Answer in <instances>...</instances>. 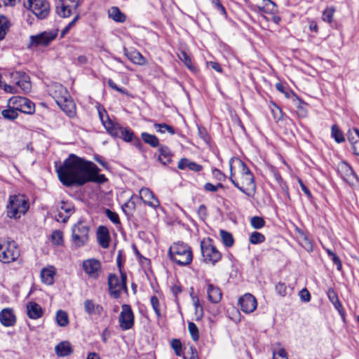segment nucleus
I'll list each match as a JSON object with an SVG mask.
<instances>
[{
	"label": "nucleus",
	"instance_id": "a18cd8bd",
	"mask_svg": "<svg viewBox=\"0 0 359 359\" xmlns=\"http://www.w3.org/2000/svg\"><path fill=\"white\" fill-rule=\"evenodd\" d=\"M154 126L156 131L160 133H164L166 131L171 135L175 133V129L166 123H154Z\"/></svg>",
	"mask_w": 359,
	"mask_h": 359
},
{
	"label": "nucleus",
	"instance_id": "49530a36",
	"mask_svg": "<svg viewBox=\"0 0 359 359\" xmlns=\"http://www.w3.org/2000/svg\"><path fill=\"white\" fill-rule=\"evenodd\" d=\"M265 241V236L258 232V231H254L252 232L249 238V241L251 244L257 245L263 243Z\"/></svg>",
	"mask_w": 359,
	"mask_h": 359
},
{
	"label": "nucleus",
	"instance_id": "20e7f679",
	"mask_svg": "<svg viewBox=\"0 0 359 359\" xmlns=\"http://www.w3.org/2000/svg\"><path fill=\"white\" fill-rule=\"evenodd\" d=\"M170 258L180 266H187L193 259L192 250L190 246L184 243H175L169 248Z\"/></svg>",
	"mask_w": 359,
	"mask_h": 359
},
{
	"label": "nucleus",
	"instance_id": "5701e85b",
	"mask_svg": "<svg viewBox=\"0 0 359 359\" xmlns=\"http://www.w3.org/2000/svg\"><path fill=\"white\" fill-rule=\"evenodd\" d=\"M0 322L5 327L14 326L16 323V316L11 308H6L0 311Z\"/></svg>",
	"mask_w": 359,
	"mask_h": 359
},
{
	"label": "nucleus",
	"instance_id": "0e129e2a",
	"mask_svg": "<svg viewBox=\"0 0 359 359\" xmlns=\"http://www.w3.org/2000/svg\"><path fill=\"white\" fill-rule=\"evenodd\" d=\"M1 88H3V90L6 93H12V94H15V93H18V90H17L16 86H10V85L6 84V83H4Z\"/></svg>",
	"mask_w": 359,
	"mask_h": 359
},
{
	"label": "nucleus",
	"instance_id": "39448f33",
	"mask_svg": "<svg viewBox=\"0 0 359 359\" xmlns=\"http://www.w3.org/2000/svg\"><path fill=\"white\" fill-rule=\"evenodd\" d=\"M89 225L83 221L78 222L72 228V242L76 248L87 244L89 240Z\"/></svg>",
	"mask_w": 359,
	"mask_h": 359
},
{
	"label": "nucleus",
	"instance_id": "aec40b11",
	"mask_svg": "<svg viewBox=\"0 0 359 359\" xmlns=\"http://www.w3.org/2000/svg\"><path fill=\"white\" fill-rule=\"evenodd\" d=\"M96 108L97 109L99 118L107 132L108 133L116 134L113 128L117 123H114L110 119L106 109L101 104H97Z\"/></svg>",
	"mask_w": 359,
	"mask_h": 359
},
{
	"label": "nucleus",
	"instance_id": "4c0bfd02",
	"mask_svg": "<svg viewBox=\"0 0 359 359\" xmlns=\"http://www.w3.org/2000/svg\"><path fill=\"white\" fill-rule=\"evenodd\" d=\"M55 320L60 327H66L69 324V317L65 311L59 310L56 313Z\"/></svg>",
	"mask_w": 359,
	"mask_h": 359
},
{
	"label": "nucleus",
	"instance_id": "c756f323",
	"mask_svg": "<svg viewBox=\"0 0 359 359\" xmlns=\"http://www.w3.org/2000/svg\"><path fill=\"white\" fill-rule=\"evenodd\" d=\"M177 168L180 170H184L188 168L189 170L194 172H200L203 170V166L194 161H191L188 158H182L178 163Z\"/></svg>",
	"mask_w": 359,
	"mask_h": 359
},
{
	"label": "nucleus",
	"instance_id": "603ef678",
	"mask_svg": "<svg viewBox=\"0 0 359 359\" xmlns=\"http://www.w3.org/2000/svg\"><path fill=\"white\" fill-rule=\"evenodd\" d=\"M152 308L157 316L158 318L161 317V313L160 310V303L158 299L156 296H152L150 299Z\"/></svg>",
	"mask_w": 359,
	"mask_h": 359
},
{
	"label": "nucleus",
	"instance_id": "4d7b16f0",
	"mask_svg": "<svg viewBox=\"0 0 359 359\" xmlns=\"http://www.w3.org/2000/svg\"><path fill=\"white\" fill-rule=\"evenodd\" d=\"M301 245L308 252H311L313 250V244L306 236H302Z\"/></svg>",
	"mask_w": 359,
	"mask_h": 359
},
{
	"label": "nucleus",
	"instance_id": "69168bd1",
	"mask_svg": "<svg viewBox=\"0 0 359 359\" xmlns=\"http://www.w3.org/2000/svg\"><path fill=\"white\" fill-rule=\"evenodd\" d=\"M107 83L109 85V86L110 88H111L112 89L121 93H123L124 94L126 92H125V90H123V88H119L114 81L112 79H109L108 81H107Z\"/></svg>",
	"mask_w": 359,
	"mask_h": 359
},
{
	"label": "nucleus",
	"instance_id": "f704fd0d",
	"mask_svg": "<svg viewBox=\"0 0 359 359\" xmlns=\"http://www.w3.org/2000/svg\"><path fill=\"white\" fill-rule=\"evenodd\" d=\"M108 15L116 22H124L126 20V15L117 6H113L109 9Z\"/></svg>",
	"mask_w": 359,
	"mask_h": 359
},
{
	"label": "nucleus",
	"instance_id": "3c124183",
	"mask_svg": "<svg viewBox=\"0 0 359 359\" xmlns=\"http://www.w3.org/2000/svg\"><path fill=\"white\" fill-rule=\"evenodd\" d=\"M250 224L254 229H259L265 225V221L260 217L255 216L251 218Z\"/></svg>",
	"mask_w": 359,
	"mask_h": 359
},
{
	"label": "nucleus",
	"instance_id": "5fc2aeb1",
	"mask_svg": "<svg viewBox=\"0 0 359 359\" xmlns=\"http://www.w3.org/2000/svg\"><path fill=\"white\" fill-rule=\"evenodd\" d=\"M273 359H288L287 353L284 348H280L277 351H273Z\"/></svg>",
	"mask_w": 359,
	"mask_h": 359
},
{
	"label": "nucleus",
	"instance_id": "72a5a7b5",
	"mask_svg": "<svg viewBox=\"0 0 359 359\" xmlns=\"http://www.w3.org/2000/svg\"><path fill=\"white\" fill-rule=\"evenodd\" d=\"M57 105L67 114L68 116L72 117L74 115L75 106L70 96H69L68 98L67 97L65 100L62 101L60 104H57Z\"/></svg>",
	"mask_w": 359,
	"mask_h": 359
},
{
	"label": "nucleus",
	"instance_id": "6e6d98bb",
	"mask_svg": "<svg viewBox=\"0 0 359 359\" xmlns=\"http://www.w3.org/2000/svg\"><path fill=\"white\" fill-rule=\"evenodd\" d=\"M79 15L76 14L74 17L73 20L71 22H69L68 23V25L62 30V32H61V37H64L69 32V31L75 25L76 21L79 20Z\"/></svg>",
	"mask_w": 359,
	"mask_h": 359
},
{
	"label": "nucleus",
	"instance_id": "f03ea898",
	"mask_svg": "<svg viewBox=\"0 0 359 359\" xmlns=\"http://www.w3.org/2000/svg\"><path fill=\"white\" fill-rule=\"evenodd\" d=\"M237 162L238 163L239 172L241 175V183L234 179L231 165L229 179L232 184L241 192L244 193L248 196H252L256 191V184L255 182L254 176L249 168L247 167L246 164L243 161L238 159Z\"/></svg>",
	"mask_w": 359,
	"mask_h": 359
},
{
	"label": "nucleus",
	"instance_id": "58836bf2",
	"mask_svg": "<svg viewBox=\"0 0 359 359\" xmlns=\"http://www.w3.org/2000/svg\"><path fill=\"white\" fill-rule=\"evenodd\" d=\"M1 115L5 119L13 121L18 116V111L13 108V105L8 104V108L1 111Z\"/></svg>",
	"mask_w": 359,
	"mask_h": 359
},
{
	"label": "nucleus",
	"instance_id": "338daca9",
	"mask_svg": "<svg viewBox=\"0 0 359 359\" xmlns=\"http://www.w3.org/2000/svg\"><path fill=\"white\" fill-rule=\"evenodd\" d=\"M198 134L200 137L205 142H208L209 140V137L207 133V131L205 128L203 127H198Z\"/></svg>",
	"mask_w": 359,
	"mask_h": 359
},
{
	"label": "nucleus",
	"instance_id": "393cba45",
	"mask_svg": "<svg viewBox=\"0 0 359 359\" xmlns=\"http://www.w3.org/2000/svg\"><path fill=\"white\" fill-rule=\"evenodd\" d=\"M97 238L100 245L107 248L110 243V236L108 229L104 226H100L97 230Z\"/></svg>",
	"mask_w": 359,
	"mask_h": 359
},
{
	"label": "nucleus",
	"instance_id": "423d86ee",
	"mask_svg": "<svg viewBox=\"0 0 359 359\" xmlns=\"http://www.w3.org/2000/svg\"><path fill=\"white\" fill-rule=\"evenodd\" d=\"M20 249L14 241L0 242V262L9 264L18 259Z\"/></svg>",
	"mask_w": 359,
	"mask_h": 359
},
{
	"label": "nucleus",
	"instance_id": "09e8293b",
	"mask_svg": "<svg viewBox=\"0 0 359 359\" xmlns=\"http://www.w3.org/2000/svg\"><path fill=\"white\" fill-rule=\"evenodd\" d=\"M188 330L191 334L192 339L197 341L199 339V332L197 326L193 322L188 323Z\"/></svg>",
	"mask_w": 359,
	"mask_h": 359
},
{
	"label": "nucleus",
	"instance_id": "a19ab883",
	"mask_svg": "<svg viewBox=\"0 0 359 359\" xmlns=\"http://www.w3.org/2000/svg\"><path fill=\"white\" fill-rule=\"evenodd\" d=\"M10 27V22L6 17L0 15V41L4 39Z\"/></svg>",
	"mask_w": 359,
	"mask_h": 359
},
{
	"label": "nucleus",
	"instance_id": "de8ad7c7",
	"mask_svg": "<svg viewBox=\"0 0 359 359\" xmlns=\"http://www.w3.org/2000/svg\"><path fill=\"white\" fill-rule=\"evenodd\" d=\"M51 242L55 245H62L63 244V233L60 230H55L52 233Z\"/></svg>",
	"mask_w": 359,
	"mask_h": 359
},
{
	"label": "nucleus",
	"instance_id": "79ce46f5",
	"mask_svg": "<svg viewBox=\"0 0 359 359\" xmlns=\"http://www.w3.org/2000/svg\"><path fill=\"white\" fill-rule=\"evenodd\" d=\"M336 11V9L333 6L327 7L323 11L322 14V20L323 21L331 24L333 22L334 14Z\"/></svg>",
	"mask_w": 359,
	"mask_h": 359
},
{
	"label": "nucleus",
	"instance_id": "ddd939ff",
	"mask_svg": "<svg viewBox=\"0 0 359 359\" xmlns=\"http://www.w3.org/2000/svg\"><path fill=\"white\" fill-rule=\"evenodd\" d=\"M57 36V29L45 31L30 36L29 47L46 46Z\"/></svg>",
	"mask_w": 359,
	"mask_h": 359
},
{
	"label": "nucleus",
	"instance_id": "2f4dec72",
	"mask_svg": "<svg viewBox=\"0 0 359 359\" xmlns=\"http://www.w3.org/2000/svg\"><path fill=\"white\" fill-rule=\"evenodd\" d=\"M327 295L329 300L332 304V305L334 306L335 309L337 310V311L341 316H343L344 314V311H343V307H342L341 302L339 300L337 294L334 290V289L331 288V287L329 288L327 291Z\"/></svg>",
	"mask_w": 359,
	"mask_h": 359
},
{
	"label": "nucleus",
	"instance_id": "774afa93",
	"mask_svg": "<svg viewBox=\"0 0 359 359\" xmlns=\"http://www.w3.org/2000/svg\"><path fill=\"white\" fill-rule=\"evenodd\" d=\"M207 64L210 67L215 69L217 72L221 73L222 72V68L221 67L220 65L218 62L210 61L208 62Z\"/></svg>",
	"mask_w": 359,
	"mask_h": 359
},
{
	"label": "nucleus",
	"instance_id": "7c9ffc66",
	"mask_svg": "<svg viewBox=\"0 0 359 359\" xmlns=\"http://www.w3.org/2000/svg\"><path fill=\"white\" fill-rule=\"evenodd\" d=\"M55 352L59 357H65L72 354L73 350L69 341H63L55 346Z\"/></svg>",
	"mask_w": 359,
	"mask_h": 359
},
{
	"label": "nucleus",
	"instance_id": "8fccbe9b",
	"mask_svg": "<svg viewBox=\"0 0 359 359\" xmlns=\"http://www.w3.org/2000/svg\"><path fill=\"white\" fill-rule=\"evenodd\" d=\"M104 212L106 216L112 223H114L115 225H121V221L118 215L116 212L109 209H106Z\"/></svg>",
	"mask_w": 359,
	"mask_h": 359
},
{
	"label": "nucleus",
	"instance_id": "052dcab7",
	"mask_svg": "<svg viewBox=\"0 0 359 359\" xmlns=\"http://www.w3.org/2000/svg\"><path fill=\"white\" fill-rule=\"evenodd\" d=\"M219 187H223L222 184L218 183L217 185H214L210 182H207L204 185L205 190L210 192H216Z\"/></svg>",
	"mask_w": 359,
	"mask_h": 359
},
{
	"label": "nucleus",
	"instance_id": "680f3d73",
	"mask_svg": "<svg viewBox=\"0 0 359 359\" xmlns=\"http://www.w3.org/2000/svg\"><path fill=\"white\" fill-rule=\"evenodd\" d=\"M299 297L302 301L309 302L311 300V294L309 290L306 288L302 289L299 292Z\"/></svg>",
	"mask_w": 359,
	"mask_h": 359
},
{
	"label": "nucleus",
	"instance_id": "ea45409f",
	"mask_svg": "<svg viewBox=\"0 0 359 359\" xmlns=\"http://www.w3.org/2000/svg\"><path fill=\"white\" fill-rule=\"evenodd\" d=\"M219 234L221 236L222 241L226 247L231 248L233 245L234 239L231 233L225 230H220Z\"/></svg>",
	"mask_w": 359,
	"mask_h": 359
},
{
	"label": "nucleus",
	"instance_id": "c85d7f7f",
	"mask_svg": "<svg viewBox=\"0 0 359 359\" xmlns=\"http://www.w3.org/2000/svg\"><path fill=\"white\" fill-rule=\"evenodd\" d=\"M27 316L31 319H38L43 313L41 306L36 302H31L27 305Z\"/></svg>",
	"mask_w": 359,
	"mask_h": 359
},
{
	"label": "nucleus",
	"instance_id": "4468645a",
	"mask_svg": "<svg viewBox=\"0 0 359 359\" xmlns=\"http://www.w3.org/2000/svg\"><path fill=\"white\" fill-rule=\"evenodd\" d=\"M118 323L122 330H128L134 326L135 316L129 304H123L118 317Z\"/></svg>",
	"mask_w": 359,
	"mask_h": 359
},
{
	"label": "nucleus",
	"instance_id": "0eeeda50",
	"mask_svg": "<svg viewBox=\"0 0 359 359\" xmlns=\"http://www.w3.org/2000/svg\"><path fill=\"white\" fill-rule=\"evenodd\" d=\"M201 250L203 261L205 263L214 265L222 258L221 252L213 245V241L210 238L201 242Z\"/></svg>",
	"mask_w": 359,
	"mask_h": 359
},
{
	"label": "nucleus",
	"instance_id": "c9c22d12",
	"mask_svg": "<svg viewBox=\"0 0 359 359\" xmlns=\"http://www.w3.org/2000/svg\"><path fill=\"white\" fill-rule=\"evenodd\" d=\"M128 58L134 64L144 65L147 64L146 58L138 51L133 50L126 53Z\"/></svg>",
	"mask_w": 359,
	"mask_h": 359
},
{
	"label": "nucleus",
	"instance_id": "7ed1b4c3",
	"mask_svg": "<svg viewBox=\"0 0 359 359\" xmlns=\"http://www.w3.org/2000/svg\"><path fill=\"white\" fill-rule=\"evenodd\" d=\"M29 208V200L25 195H11L6 205V215L11 219H19L26 214Z\"/></svg>",
	"mask_w": 359,
	"mask_h": 359
},
{
	"label": "nucleus",
	"instance_id": "dca6fc26",
	"mask_svg": "<svg viewBox=\"0 0 359 359\" xmlns=\"http://www.w3.org/2000/svg\"><path fill=\"white\" fill-rule=\"evenodd\" d=\"M337 172L344 181L350 185L359 182V179L351 167L346 162L341 161L337 165Z\"/></svg>",
	"mask_w": 359,
	"mask_h": 359
},
{
	"label": "nucleus",
	"instance_id": "bf43d9fd",
	"mask_svg": "<svg viewBox=\"0 0 359 359\" xmlns=\"http://www.w3.org/2000/svg\"><path fill=\"white\" fill-rule=\"evenodd\" d=\"M171 346L174 349L176 355H180L182 344L179 339H172L171 342Z\"/></svg>",
	"mask_w": 359,
	"mask_h": 359
},
{
	"label": "nucleus",
	"instance_id": "c03bdc74",
	"mask_svg": "<svg viewBox=\"0 0 359 359\" xmlns=\"http://www.w3.org/2000/svg\"><path fill=\"white\" fill-rule=\"evenodd\" d=\"M178 56L188 69H189L191 72L196 71V67L192 65L191 59L186 52L182 51Z\"/></svg>",
	"mask_w": 359,
	"mask_h": 359
},
{
	"label": "nucleus",
	"instance_id": "412c9836",
	"mask_svg": "<svg viewBox=\"0 0 359 359\" xmlns=\"http://www.w3.org/2000/svg\"><path fill=\"white\" fill-rule=\"evenodd\" d=\"M140 198L143 203L153 208L159 207L160 202L149 188H142L140 190Z\"/></svg>",
	"mask_w": 359,
	"mask_h": 359
},
{
	"label": "nucleus",
	"instance_id": "6e6552de",
	"mask_svg": "<svg viewBox=\"0 0 359 359\" xmlns=\"http://www.w3.org/2000/svg\"><path fill=\"white\" fill-rule=\"evenodd\" d=\"M108 285L110 295L116 299L120 297L122 290H127L126 273L121 272V278L116 274H109Z\"/></svg>",
	"mask_w": 359,
	"mask_h": 359
},
{
	"label": "nucleus",
	"instance_id": "e433bc0d",
	"mask_svg": "<svg viewBox=\"0 0 359 359\" xmlns=\"http://www.w3.org/2000/svg\"><path fill=\"white\" fill-rule=\"evenodd\" d=\"M141 137L146 144H149L151 147H157L159 146L158 138L154 135L143 132L141 134Z\"/></svg>",
	"mask_w": 359,
	"mask_h": 359
},
{
	"label": "nucleus",
	"instance_id": "6ab92c4d",
	"mask_svg": "<svg viewBox=\"0 0 359 359\" xmlns=\"http://www.w3.org/2000/svg\"><path fill=\"white\" fill-rule=\"evenodd\" d=\"M238 304L241 310L245 313L253 312L257 306V299L250 293H246L240 297Z\"/></svg>",
	"mask_w": 359,
	"mask_h": 359
},
{
	"label": "nucleus",
	"instance_id": "bb28decb",
	"mask_svg": "<svg viewBox=\"0 0 359 359\" xmlns=\"http://www.w3.org/2000/svg\"><path fill=\"white\" fill-rule=\"evenodd\" d=\"M56 273V269L53 266L43 268L41 271V281L48 285H51L54 282V277Z\"/></svg>",
	"mask_w": 359,
	"mask_h": 359
},
{
	"label": "nucleus",
	"instance_id": "9b49d317",
	"mask_svg": "<svg viewBox=\"0 0 359 359\" xmlns=\"http://www.w3.org/2000/svg\"><path fill=\"white\" fill-rule=\"evenodd\" d=\"M8 104L24 114H32L35 111V104L30 100L20 96H13L8 100Z\"/></svg>",
	"mask_w": 359,
	"mask_h": 359
},
{
	"label": "nucleus",
	"instance_id": "b1692460",
	"mask_svg": "<svg viewBox=\"0 0 359 359\" xmlns=\"http://www.w3.org/2000/svg\"><path fill=\"white\" fill-rule=\"evenodd\" d=\"M83 307L86 313L92 316H100L103 311V307L95 304L92 299H86L83 303Z\"/></svg>",
	"mask_w": 359,
	"mask_h": 359
},
{
	"label": "nucleus",
	"instance_id": "2eb2a0df",
	"mask_svg": "<svg viewBox=\"0 0 359 359\" xmlns=\"http://www.w3.org/2000/svg\"><path fill=\"white\" fill-rule=\"evenodd\" d=\"M82 269L88 278L96 280L102 273V265L98 259L92 258L83 262Z\"/></svg>",
	"mask_w": 359,
	"mask_h": 359
},
{
	"label": "nucleus",
	"instance_id": "864d4df0",
	"mask_svg": "<svg viewBox=\"0 0 359 359\" xmlns=\"http://www.w3.org/2000/svg\"><path fill=\"white\" fill-rule=\"evenodd\" d=\"M275 289L278 295L281 297H285L287 295V289L286 285L284 283H278L276 285Z\"/></svg>",
	"mask_w": 359,
	"mask_h": 359
},
{
	"label": "nucleus",
	"instance_id": "f3484780",
	"mask_svg": "<svg viewBox=\"0 0 359 359\" xmlns=\"http://www.w3.org/2000/svg\"><path fill=\"white\" fill-rule=\"evenodd\" d=\"M10 76L12 82L19 87L23 93H27L30 92L32 85L27 74L22 72L16 71L11 72Z\"/></svg>",
	"mask_w": 359,
	"mask_h": 359
},
{
	"label": "nucleus",
	"instance_id": "473e14b6",
	"mask_svg": "<svg viewBox=\"0 0 359 359\" xmlns=\"http://www.w3.org/2000/svg\"><path fill=\"white\" fill-rule=\"evenodd\" d=\"M158 160L163 164L167 165L172 161V154L170 149L165 145H161L158 149Z\"/></svg>",
	"mask_w": 359,
	"mask_h": 359
},
{
	"label": "nucleus",
	"instance_id": "e2e57ef3",
	"mask_svg": "<svg viewBox=\"0 0 359 359\" xmlns=\"http://www.w3.org/2000/svg\"><path fill=\"white\" fill-rule=\"evenodd\" d=\"M198 215L202 220H205L208 216L207 208L204 205H201L198 208Z\"/></svg>",
	"mask_w": 359,
	"mask_h": 359
},
{
	"label": "nucleus",
	"instance_id": "13d9d810",
	"mask_svg": "<svg viewBox=\"0 0 359 359\" xmlns=\"http://www.w3.org/2000/svg\"><path fill=\"white\" fill-rule=\"evenodd\" d=\"M276 88L278 91L283 93L287 98H290L292 92L285 88L281 83H277L276 84Z\"/></svg>",
	"mask_w": 359,
	"mask_h": 359
},
{
	"label": "nucleus",
	"instance_id": "f8f14e48",
	"mask_svg": "<svg viewBox=\"0 0 359 359\" xmlns=\"http://www.w3.org/2000/svg\"><path fill=\"white\" fill-rule=\"evenodd\" d=\"M25 6L39 19L46 18L50 13V5L46 0H28Z\"/></svg>",
	"mask_w": 359,
	"mask_h": 359
},
{
	"label": "nucleus",
	"instance_id": "1a4fd4ad",
	"mask_svg": "<svg viewBox=\"0 0 359 359\" xmlns=\"http://www.w3.org/2000/svg\"><path fill=\"white\" fill-rule=\"evenodd\" d=\"M79 0H55L56 13L61 18H68L75 13Z\"/></svg>",
	"mask_w": 359,
	"mask_h": 359
},
{
	"label": "nucleus",
	"instance_id": "cd10ccee",
	"mask_svg": "<svg viewBox=\"0 0 359 359\" xmlns=\"http://www.w3.org/2000/svg\"><path fill=\"white\" fill-rule=\"evenodd\" d=\"M348 140L352 145L353 154L359 156V130L357 128L349 130Z\"/></svg>",
	"mask_w": 359,
	"mask_h": 359
},
{
	"label": "nucleus",
	"instance_id": "37998d69",
	"mask_svg": "<svg viewBox=\"0 0 359 359\" xmlns=\"http://www.w3.org/2000/svg\"><path fill=\"white\" fill-rule=\"evenodd\" d=\"M331 137L334 139L337 143H342L345 141V138L342 132L339 130L337 125H333L331 128Z\"/></svg>",
	"mask_w": 359,
	"mask_h": 359
},
{
	"label": "nucleus",
	"instance_id": "f257e3e1",
	"mask_svg": "<svg viewBox=\"0 0 359 359\" xmlns=\"http://www.w3.org/2000/svg\"><path fill=\"white\" fill-rule=\"evenodd\" d=\"M60 181L66 187L82 186L88 182L102 183L107 180L99 175L100 168L92 161L70 154L56 169Z\"/></svg>",
	"mask_w": 359,
	"mask_h": 359
},
{
	"label": "nucleus",
	"instance_id": "4be33fe9",
	"mask_svg": "<svg viewBox=\"0 0 359 359\" xmlns=\"http://www.w3.org/2000/svg\"><path fill=\"white\" fill-rule=\"evenodd\" d=\"M208 299L212 304L219 303L222 297L220 288L210 283L209 280H205Z\"/></svg>",
	"mask_w": 359,
	"mask_h": 359
},
{
	"label": "nucleus",
	"instance_id": "a878e982",
	"mask_svg": "<svg viewBox=\"0 0 359 359\" xmlns=\"http://www.w3.org/2000/svg\"><path fill=\"white\" fill-rule=\"evenodd\" d=\"M53 88L51 95L57 104H60L62 101L65 100L67 97L68 98L70 96L67 89L60 84H55Z\"/></svg>",
	"mask_w": 359,
	"mask_h": 359
},
{
	"label": "nucleus",
	"instance_id": "a211bd4d",
	"mask_svg": "<svg viewBox=\"0 0 359 359\" xmlns=\"http://www.w3.org/2000/svg\"><path fill=\"white\" fill-rule=\"evenodd\" d=\"M74 212V206L72 202L61 201L57 205V213L55 218L57 222L65 223Z\"/></svg>",
	"mask_w": 359,
	"mask_h": 359
},
{
	"label": "nucleus",
	"instance_id": "9d476101",
	"mask_svg": "<svg viewBox=\"0 0 359 359\" xmlns=\"http://www.w3.org/2000/svg\"><path fill=\"white\" fill-rule=\"evenodd\" d=\"M113 129L116 134L109 133L112 137L121 138L123 141L127 142H133L134 145L137 147L140 148L142 147L140 140L135 135L130 128L128 127L124 128L117 123Z\"/></svg>",
	"mask_w": 359,
	"mask_h": 359
}]
</instances>
